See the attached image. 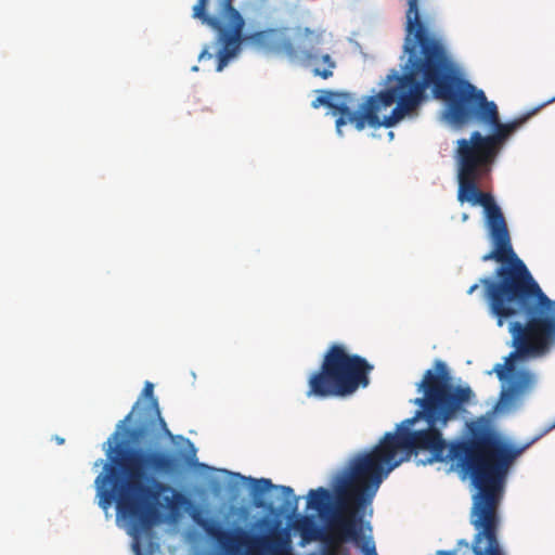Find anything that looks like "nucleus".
Returning <instances> with one entry per match:
<instances>
[{
	"label": "nucleus",
	"mask_w": 555,
	"mask_h": 555,
	"mask_svg": "<svg viewBox=\"0 0 555 555\" xmlns=\"http://www.w3.org/2000/svg\"><path fill=\"white\" fill-rule=\"evenodd\" d=\"M235 14H241L234 7L233 0H219L218 13L212 15L215 18L227 21L234 17Z\"/></svg>",
	"instance_id": "ddd939ff"
},
{
	"label": "nucleus",
	"mask_w": 555,
	"mask_h": 555,
	"mask_svg": "<svg viewBox=\"0 0 555 555\" xmlns=\"http://www.w3.org/2000/svg\"><path fill=\"white\" fill-rule=\"evenodd\" d=\"M466 188L460 194V203L481 206L486 215V227L493 246L481 257L487 261H508V267L498 270L500 281L483 279L487 286L489 311L496 318L498 325L514 317L527 319L509 324L515 351L498 363L493 371L500 380H507L502 392L506 399H514L531 388L534 375L527 370H516L517 358H538L548 352L555 337V300L550 299L535 282L530 271L513 249L505 217L492 194H479V197L466 196Z\"/></svg>",
	"instance_id": "7ed1b4c3"
},
{
	"label": "nucleus",
	"mask_w": 555,
	"mask_h": 555,
	"mask_svg": "<svg viewBox=\"0 0 555 555\" xmlns=\"http://www.w3.org/2000/svg\"><path fill=\"white\" fill-rule=\"evenodd\" d=\"M416 5L418 7V0H416Z\"/></svg>",
	"instance_id": "393cba45"
},
{
	"label": "nucleus",
	"mask_w": 555,
	"mask_h": 555,
	"mask_svg": "<svg viewBox=\"0 0 555 555\" xmlns=\"http://www.w3.org/2000/svg\"><path fill=\"white\" fill-rule=\"evenodd\" d=\"M403 51L408 56L402 66L403 73L399 75L393 70L387 76L386 88L366 96L357 109H353L356 101L350 93L328 90L312 101V107L326 106L334 115H339L335 121L339 135L348 124L359 131L366 126L390 128L415 111L426 89L431 87L435 98L446 102L444 114L450 124L462 127L476 120L491 131L488 135L472 132L468 139L457 140L455 150L457 201L463 186L468 189L465 190L466 196L488 194L479 189V183L490 175L509 137L538 113V106L508 122H502L496 104L488 101L482 90L456 74L442 40L427 22L421 20L416 0H409Z\"/></svg>",
	"instance_id": "f03ea898"
},
{
	"label": "nucleus",
	"mask_w": 555,
	"mask_h": 555,
	"mask_svg": "<svg viewBox=\"0 0 555 555\" xmlns=\"http://www.w3.org/2000/svg\"><path fill=\"white\" fill-rule=\"evenodd\" d=\"M373 365L345 346L333 344L326 350L321 366L308 379L307 397L319 399L345 398L370 385Z\"/></svg>",
	"instance_id": "423d86ee"
},
{
	"label": "nucleus",
	"mask_w": 555,
	"mask_h": 555,
	"mask_svg": "<svg viewBox=\"0 0 555 555\" xmlns=\"http://www.w3.org/2000/svg\"><path fill=\"white\" fill-rule=\"evenodd\" d=\"M138 405H139V402H137V403L134 404V406L132 408L131 412H130V413H128V414L126 415V417H125V418H124V420L118 424V428H121V427H122V425H124L125 423H127V422H130V421H131V418H132V414H133V412L135 411V409L138 408Z\"/></svg>",
	"instance_id": "dca6fc26"
},
{
	"label": "nucleus",
	"mask_w": 555,
	"mask_h": 555,
	"mask_svg": "<svg viewBox=\"0 0 555 555\" xmlns=\"http://www.w3.org/2000/svg\"><path fill=\"white\" fill-rule=\"evenodd\" d=\"M313 67L312 72L314 76H319L323 79H328L333 76V69L336 67L335 62L332 60L330 54H322L321 56L318 54V60L314 65H310Z\"/></svg>",
	"instance_id": "9b49d317"
},
{
	"label": "nucleus",
	"mask_w": 555,
	"mask_h": 555,
	"mask_svg": "<svg viewBox=\"0 0 555 555\" xmlns=\"http://www.w3.org/2000/svg\"><path fill=\"white\" fill-rule=\"evenodd\" d=\"M134 548H135L137 553L140 554V546H139L138 542L134 543Z\"/></svg>",
	"instance_id": "aec40b11"
},
{
	"label": "nucleus",
	"mask_w": 555,
	"mask_h": 555,
	"mask_svg": "<svg viewBox=\"0 0 555 555\" xmlns=\"http://www.w3.org/2000/svg\"><path fill=\"white\" fill-rule=\"evenodd\" d=\"M57 442H59V443H63V442H64V439H63V438H57Z\"/></svg>",
	"instance_id": "4be33fe9"
},
{
	"label": "nucleus",
	"mask_w": 555,
	"mask_h": 555,
	"mask_svg": "<svg viewBox=\"0 0 555 555\" xmlns=\"http://www.w3.org/2000/svg\"><path fill=\"white\" fill-rule=\"evenodd\" d=\"M109 463L95 478L99 505L107 509L116 501L117 513L132 526L133 534L150 530L163 520V509L175 512L188 498L155 475H172L178 460L163 451L130 449L124 441L109 446Z\"/></svg>",
	"instance_id": "20e7f679"
},
{
	"label": "nucleus",
	"mask_w": 555,
	"mask_h": 555,
	"mask_svg": "<svg viewBox=\"0 0 555 555\" xmlns=\"http://www.w3.org/2000/svg\"><path fill=\"white\" fill-rule=\"evenodd\" d=\"M293 527L300 534L305 542L318 540L320 537V529L315 525L313 518L309 516L298 517L294 521Z\"/></svg>",
	"instance_id": "9d476101"
},
{
	"label": "nucleus",
	"mask_w": 555,
	"mask_h": 555,
	"mask_svg": "<svg viewBox=\"0 0 555 555\" xmlns=\"http://www.w3.org/2000/svg\"><path fill=\"white\" fill-rule=\"evenodd\" d=\"M186 443H189L193 448V444L190 442V440L186 439Z\"/></svg>",
	"instance_id": "b1692460"
},
{
	"label": "nucleus",
	"mask_w": 555,
	"mask_h": 555,
	"mask_svg": "<svg viewBox=\"0 0 555 555\" xmlns=\"http://www.w3.org/2000/svg\"><path fill=\"white\" fill-rule=\"evenodd\" d=\"M467 219H468V215H467V214H463V216H462V220H463V221H466Z\"/></svg>",
	"instance_id": "412c9836"
},
{
	"label": "nucleus",
	"mask_w": 555,
	"mask_h": 555,
	"mask_svg": "<svg viewBox=\"0 0 555 555\" xmlns=\"http://www.w3.org/2000/svg\"><path fill=\"white\" fill-rule=\"evenodd\" d=\"M500 262H501V263H504V264H503V267H508V266H509V262H508V261H500ZM501 268H502V266H501ZM499 269H500V267L495 270V276H496L498 279H496V280H493V282H498V281H500V278H499V275H498V270H499ZM483 279H485V278L480 279L479 283H476V284L472 285V286L468 288L467 294L472 295L474 292H476V291L478 289L479 285H480V284L482 285V282H481V281H482ZM488 279L490 280V278H488ZM491 281H492V279H491ZM483 286H485V297H486V299H487V302L489 304L488 293H487V286H486L485 284H483Z\"/></svg>",
	"instance_id": "2eb2a0df"
},
{
	"label": "nucleus",
	"mask_w": 555,
	"mask_h": 555,
	"mask_svg": "<svg viewBox=\"0 0 555 555\" xmlns=\"http://www.w3.org/2000/svg\"><path fill=\"white\" fill-rule=\"evenodd\" d=\"M255 505L257 507H263L264 506V502L262 500H260V499H256L255 498Z\"/></svg>",
	"instance_id": "6ab92c4d"
},
{
	"label": "nucleus",
	"mask_w": 555,
	"mask_h": 555,
	"mask_svg": "<svg viewBox=\"0 0 555 555\" xmlns=\"http://www.w3.org/2000/svg\"><path fill=\"white\" fill-rule=\"evenodd\" d=\"M113 436L116 439L118 437V431H116Z\"/></svg>",
	"instance_id": "5701e85b"
},
{
	"label": "nucleus",
	"mask_w": 555,
	"mask_h": 555,
	"mask_svg": "<svg viewBox=\"0 0 555 555\" xmlns=\"http://www.w3.org/2000/svg\"><path fill=\"white\" fill-rule=\"evenodd\" d=\"M363 551L365 552L366 555H371V553H375V546L374 544H366L363 548Z\"/></svg>",
	"instance_id": "a211bd4d"
},
{
	"label": "nucleus",
	"mask_w": 555,
	"mask_h": 555,
	"mask_svg": "<svg viewBox=\"0 0 555 555\" xmlns=\"http://www.w3.org/2000/svg\"><path fill=\"white\" fill-rule=\"evenodd\" d=\"M206 534L211 538L225 555H251L255 551L266 550L270 546L271 539L266 535H253L244 529L235 531L223 529L222 526L211 519L199 521Z\"/></svg>",
	"instance_id": "0eeeda50"
},
{
	"label": "nucleus",
	"mask_w": 555,
	"mask_h": 555,
	"mask_svg": "<svg viewBox=\"0 0 555 555\" xmlns=\"http://www.w3.org/2000/svg\"><path fill=\"white\" fill-rule=\"evenodd\" d=\"M254 481H255V487H254L255 496L258 494H262L273 488H278L276 486H274L272 483V481L270 479H267V478H261V479L254 480Z\"/></svg>",
	"instance_id": "4468645a"
},
{
	"label": "nucleus",
	"mask_w": 555,
	"mask_h": 555,
	"mask_svg": "<svg viewBox=\"0 0 555 555\" xmlns=\"http://www.w3.org/2000/svg\"><path fill=\"white\" fill-rule=\"evenodd\" d=\"M279 489L285 496V502L283 504L284 509L291 512L292 514H295L298 508L299 498L294 494L293 488L288 486H280Z\"/></svg>",
	"instance_id": "f8f14e48"
},
{
	"label": "nucleus",
	"mask_w": 555,
	"mask_h": 555,
	"mask_svg": "<svg viewBox=\"0 0 555 555\" xmlns=\"http://www.w3.org/2000/svg\"><path fill=\"white\" fill-rule=\"evenodd\" d=\"M209 1L197 0L192 8V17L217 34V41L221 44L217 53V72H221L227 66L229 61L240 52L243 43L283 52L289 57L296 55L295 43L285 37L282 28H267L244 34L245 20L242 14H235L234 17L222 22L208 14Z\"/></svg>",
	"instance_id": "39448f33"
},
{
	"label": "nucleus",
	"mask_w": 555,
	"mask_h": 555,
	"mask_svg": "<svg viewBox=\"0 0 555 555\" xmlns=\"http://www.w3.org/2000/svg\"><path fill=\"white\" fill-rule=\"evenodd\" d=\"M423 398L415 399L422 408L405 420L398 433H387L371 451L356 455L334 485L336 504L326 488L311 489L307 507L334 521L343 540L358 541L361 537L359 511L375 496L388 474L410 455L417 464L452 462L469 475L477 489L474 495L472 524L481 529L474 539V555H504L496 538V509L506 477L514 461L534 441L515 447L491 427L478 420L467 425L468 437L443 439L437 425L446 426L474 396L469 387L453 386L444 362L437 360L435 371L427 370L420 384ZM439 555H452L441 551Z\"/></svg>",
	"instance_id": "f257e3e1"
},
{
	"label": "nucleus",
	"mask_w": 555,
	"mask_h": 555,
	"mask_svg": "<svg viewBox=\"0 0 555 555\" xmlns=\"http://www.w3.org/2000/svg\"><path fill=\"white\" fill-rule=\"evenodd\" d=\"M153 384L147 382L143 388V395L150 397L149 404L139 414L138 426L128 430L130 439L135 443H144L152 439L157 431L171 436L167 424L160 415L157 399L153 397Z\"/></svg>",
	"instance_id": "6e6552de"
},
{
	"label": "nucleus",
	"mask_w": 555,
	"mask_h": 555,
	"mask_svg": "<svg viewBox=\"0 0 555 555\" xmlns=\"http://www.w3.org/2000/svg\"><path fill=\"white\" fill-rule=\"evenodd\" d=\"M212 57H214V54H212V53H210V52L208 51V48H205V49L199 53V55H198V60H199V61L205 60V59L210 60V59H212Z\"/></svg>",
	"instance_id": "f3484780"
},
{
	"label": "nucleus",
	"mask_w": 555,
	"mask_h": 555,
	"mask_svg": "<svg viewBox=\"0 0 555 555\" xmlns=\"http://www.w3.org/2000/svg\"><path fill=\"white\" fill-rule=\"evenodd\" d=\"M296 56L301 55L307 65H314L318 60L315 48L323 42V31L308 27H298L295 31Z\"/></svg>",
	"instance_id": "1a4fd4ad"
}]
</instances>
